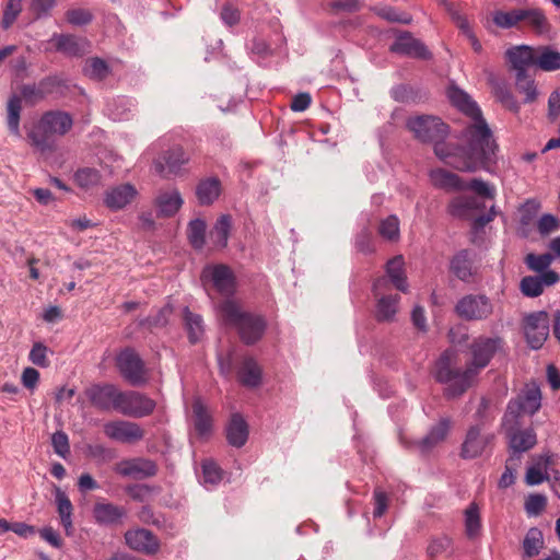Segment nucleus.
Masks as SVG:
<instances>
[{
	"label": "nucleus",
	"mask_w": 560,
	"mask_h": 560,
	"mask_svg": "<svg viewBox=\"0 0 560 560\" xmlns=\"http://www.w3.org/2000/svg\"><path fill=\"white\" fill-rule=\"evenodd\" d=\"M447 96L458 110L470 118V122L458 136L460 145L438 143L435 155L460 172L489 171V166L495 163L498 144L479 106L465 91L455 85L448 88Z\"/></svg>",
	"instance_id": "obj_1"
},
{
	"label": "nucleus",
	"mask_w": 560,
	"mask_h": 560,
	"mask_svg": "<svg viewBox=\"0 0 560 560\" xmlns=\"http://www.w3.org/2000/svg\"><path fill=\"white\" fill-rule=\"evenodd\" d=\"M501 337L479 336L469 345L471 360L464 371L452 368L453 351H444L435 363L434 376L438 382L446 384L445 396L455 398L463 395L474 383L477 375L483 370L494 354L503 348Z\"/></svg>",
	"instance_id": "obj_2"
},
{
	"label": "nucleus",
	"mask_w": 560,
	"mask_h": 560,
	"mask_svg": "<svg viewBox=\"0 0 560 560\" xmlns=\"http://www.w3.org/2000/svg\"><path fill=\"white\" fill-rule=\"evenodd\" d=\"M215 311L225 325L237 329L245 343L253 345L262 337L266 329L264 316L243 311L235 300L219 302L215 305Z\"/></svg>",
	"instance_id": "obj_3"
},
{
	"label": "nucleus",
	"mask_w": 560,
	"mask_h": 560,
	"mask_svg": "<svg viewBox=\"0 0 560 560\" xmlns=\"http://www.w3.org/2000/svg\"><path fill=\"white\" fill-rule=\"evenodd\" d=\"M61 82L56 77H48L38 83L24 84L21 88V96L13 94L7 104V124L10 132L16 137L21 136L20 118L22 110V98L27 105L34 106L52 94Z\"/></svg>",
	"instance_id": "obj_4"
},
{
	"label": "nucleus",
	"mask_w": 560,
	"mask_h": 560,
	"mask_svg": "<svg viewBox=\"0 0 560 560\" xmlns=\"http://www.w3.org/2000/svg\"><path fill=\"white\" fill-rule=\"evenodd\" d=\"M73 126V118L63 110H49L42 115L37 125L28 132L33 147L40 152L54 151L55 137L65 136Z\"/></svg>",
	"instance_id": "obj_5"
},
{
	"label": "nucleus",
	"mask_w": 560,
	"mask_h": 560,
	"mask_svg": "<svg viewBox=\"0 0 560 560\" xmlns=\"http://www.w3.org/2000/svg\"><path fill=\"white\" fill-rule=\"evenodd\" d=\"M541 407V392L537 384H527L515 399L509 401L502 418L503 430L518 427L523 415H535Z\"/></svg>",
	"instance_id": "obj_6"
},
{
	"label": "nucleus",
	"mask_w": 560,
	"mask_h": 560,
	"mask_svg": "<svg viewBox=\"0 0 560 560\" xmlns=\"http://www.w3.org/2000/svg\"><path fill=\"white\" fill-rule=\"evenodd\" d=\"M407 128L422 142L444 143L442 140L448 132V127L441 118L432 115H420L408 118Z\"/></svg>",
	"instance_id": "obj_7"
},
{
	"label": "nucleus",
	"mask_w": 560,
	"mask_h": 560,
	"mask_svg": "<svg viewBox=\"0 0 560 560\" xmlns=\"http://www.w3.org/2000/svg\"><path fill=\"white\" fill-rule=\"evenodd\" d=\"M522 327L529 348L538 350L544 346L549 336V315L545 311L528 313L523 317Z\"/></svg>",
	"instance_id": "obj_8"
},
{
	"label": "nucleus",
	"mask_w": 560,
	"mask_h": 560,
	"mask_svg": "<svg viewBox=\"0 0 560 560\" xmlns=\"http://www.w3.org/2000/svg\"><path fill=\"white\" fill-rule=\"evenodd\" d=\"M455 313L468 322L485 320L492 315L493 304L485 294H467L456 303Z\"/></svg>",
	"instance_id": "obj_9"
},
{
	"label": "nucleus",
	"mask_w": 560,
	"mask_h": 560,
	"mask_svg": "<svg viewBox=\"0 0 560 560\" xmlns=\"http://www.w3.org/2000/svg\"><path fill=\"white\" fill-rule=\"evenodd\" d=\"M203 281H210L218 293L232 300L236 291V279L232 269L226 265L206 266L201 273Z\"/></svg>",
	"instance_id": "obj_10"
},
{
	"label": "nucleus",
	"mask_w": 560,
	"mask_h": 560,
	"mask_svg": "<svg viewBox=\"0 0 560 560\" xmlns=\"http://www.w3.org/2000/svg\"><path fill=\"white\" fill-rule=\"evenodd\" d=\"M155 406V401L144 394L135 390L121 392L117 412L132 418H143L151 415Z\"/></svg>",
	"instance_id": "obj_11"
},
{
	"label": "nucleus",
	"mask_w": 560,
	"mask_h": 560,
	"mask_svg": "<svg viewBox=\"0 0 560 560\" xmlns=\"http://www.w3.org/2000/svg\"><path fill=\"white\" fill-rule=\"evenodd\" d=\"M117 368L122 377L133 386L145 382L144 363L132 349H125L117 355Z\"/></svg>",
	"instance_id": "obj_12"
},
{
	"label": "nucleus",
	"mask_w": 560,
	"mask_h": 560,
	"mask_svg": "<svg viewBox=\"0 0 560 560\" xmlns=\"http://www.w3.org/2000/svg\"><path fill=\"white\" fill-rule=\"evenodd\" d=\"M85 395L95 408L117 411L121 390L113 384H94L85 390Z\"/></svg>",
	"instance_id": "obj_13"
},
{
	"label": "nucleus",
	"mask_w": 560,
	"mask_h": 560,
	"mask_svg": "<svg viewBox=\"0 0 560 560\" xmlns=\"http://www.w3.org/2000/svg\"><path fill=\"white\" fill-rule=\"evenodd\" d=\"M104 433L114 441L127 444L140 441L144 436V431L138 423L124 420L107 422L104 425Z\"/></svg>",
	"instance_id": "obj_14"
},
{
	"label": "nucleus",
	"mask_w": 560,
	"mask_h": 560,
	"mask_svg": "<svg viewBox=\"0 0 560 560\" xmlns=\"http://www.w3.org/2000/svg\"><path fill=\"white\" fill-rule=\"evenodd\" d=\"M493 439V434H481L479 425H471L462 444L460 456L465 459H471L480 456Z\"/></svg>",
	"instance_id": "obj_15"
},
{
	"label": "nucleus",
	"mask_w": 560,
	"mask_h": 560,
	"mask_svg": "<svg viewBox=\"0 0 560 560\" xmlns=\"http://www.w3.org/2000/svg\"><path fill=\"white\" fill-rule=\"evenodd\" d=\"M125 540L130 549L144 555H154L160 549L158 537L152 532L144 528L127 530Z\"/></svg>",
	"instance_id": "obj_16"
},
{
	"label": "nucleus",
	"mask_w": 560,
	"mask_h": 560,
	"mask_svg": "<svg viewBox=\"0 0 560 560\" xmlns=\"http://www.w3.org/2000/svg\"><path fill=\"white\" fill-rule=\"evenodd\" d=\"M560 280V276L555 270H547L537 276H526L521 280V292L528 298L539 296L545 288L555 285Z\"/></svg>",
	"instance_id": "obj_17"
},
{
	"label": "nucleus",
	"mask_w": 560,
	"mask_h": 560,
	"mask_svg": "<svg viewBox=\"0 0 560 560\" xmlns=\"http://www.w3.org/2000/svg\"><path fill=\"white\" fill-rule=\"evenodd\" d=\"M115 471L124 477L143 479L155 476L158 467L151 459L133 458L118 463L115 467Z\"/></svg>",
	"instance_id": "obj_18"
},
{
	"label": "nucleus",
	"mask_w": 560,
	"mask_h": 560,
	"mask_svg": "<svg viewBox=\"0 0 560 560\" xmlns=\"http://www.w3.org/2000/svg\"><path fill=\"white\" fill-rule=\"evenodd\" d=\"M390 50L404 56L420 59H429L431 57L424 44L408 32H404L397 36L396 40L390 46Z\"/></svg>",
	"instance_id": "obj_19"
},
{
	"label": "nucleus",
	"mask_w": 560,
	"mask_h": 560,
	"mask_svg": "<svg viewBox=\"0 0 560 560\" xmlns=\"http://www.w3.org/2000/svg\"><path fill=\"white\" fill-rule=\"evenodd\" d=\"M506 60L515 70V75L527 74V69L535 65V50L526 45L513 46L505 52Z\"/></svg>",
	"instance_id": "obj_20"
},
{
	"label": "nucleus",
	"mask_w": 560,
	"mask_h": 560,
	"mask_svg": "<svg viewBox=\"0 0 560 560\" xmlns=\"http://www.w3.org/2000/svg\"><path fill=\"white\" fill-rule=\"evenodd\" d=\"M184 200L177 189L161 190L154 199L158 214L163 218L175 215L182 208Z\"/></svg>",
	"instance_id": "obj_21"
},
{
	"label": "nucleus",
	"mask_w": 560,
	"mask_h": 560,
	"mask_svg": "<svg viewBox=\"0 0 560 560\" xmlns=\"http://www.w3.org/2000/svg\"><path fill=\"white\" fill-rule=\"evenodd\" d=\"M137 194L136 187L131 184L118 185L106 191L104 202L109 209L119 210L129 205Z\"/></svg>",
	"instance_id": "obj_22"
},
{
	"label": "nucleus",
	"mask_w": 560,
	"mask_h": 560,
	"mask_svg": "<svg viewBox=\"0 0 560 560\" xmlns=\"http://www.w3.org/2000/svg\"><path fill=\"white\" fill-rule=\"evenodd\" d=\"M136 109V103L127 96H117L109 100L106 104V115L115 121L128 120L132 117Z\"/></svg>",
	"instance_id": "obj_23"
},
{
	"label": "nucleus",
	"mask_w": 560,
	"mask_h": 560,
	"mask_svg": "<svg viewBox=\"0 0 560 560\" xmlns=\"http://www.w3.org/2000/svg\"><path fill=\"white\" fill-rule=\"evenodd\" d=\"M514 427L510 430H504L509 438L510 448L514 453H523L535 446L537 442L536 433L533 429L518 430Z\"/></svg>",
	"instance_id": "obj_24"
},
{
	"label": "nucleus",
	"mask_w": 560,
	"mask_h": 560,
	"mask_svg": "<svg viewBox=\"0 0 560 560\" xmlns=\"http://www.w3.org/2000/svg\"><path fill=\"white\" fill-rule=\"evenodd\" d=\"M430 179L434 187L447 191L465 190V182L456 174L443 168L432 170L430 172Z\"/></svg>",
	"instance_id": "obj_25"
},
{
	"label": "nucleus",
	"mask_w": 560,
	"mask_h": 560,
	"mask_svg": "<svg viewBox=\"0 0 560 560\" xmlns=\"http://www.w3.org/2000/svg\"><path fill=\"white\" fill-rule=\"evenodd\" d=\"M222 185L218 177L201 179L196 186V197L201 206L212 205L221 195Z\"/></svg>",
	"instance_id": "obj_26"
},
{
	"label": "nucleus",
	"mask_w": 560,
	"mask_h": 560,
	"mask_svg": "<svg viewBox=\"0 0 560 560\" xmlns=\"http://www.w3.org/2000/svg\"><path fill=\"white\" fill-rule=\"evenodd\" d=\"M163 160L164 163L160 160L154 162V168L156 173L161 175L164 173L165 167H167L171 173H177L180 167L189 161V158L185 153L184 149L177 145L166 151Z\"/></svg>",
	"instance_id": "obj_27"
},
{
	"label": "nucleus",
	"mask_w": 560,
	"mask_h": 560,
	"mask_svg": "<svg viewBox=\"0 0 560 560\" xmlns=\"http://www.w3.org/2000/svg\"><path fill=\"white\" fill-rule=\"evenodd\" d=\"M126 513L122 506L113 503H96L93 508V516L101 525L117 524L126 516Z\"/></svg>",
	"instance_id": "obj_28"
},
{
	"label": "nucleus",
	"mask_w": 560,
	"mask_h": 560,
	"mask_svg": "<svg viewBox=\"0 0 560 560\" xmlns=\"http://www.w3.org/2000/svg\"><path fill=\"white\" fill-rule=\"evenodd\" d=\"M226 439L230 445L242 447L248 439V425L244 418L234 413L226 427Z\"/></svg>",
	"instance_id": "obj_29"
},
{
	"label": "nucleus",
	"mask_w": 560,
	"mask_h": 560,
	"mask_svg": "<svg viewBox=\"0 0 560 560\" xmlns=\"http://www.w3.org/2000/svg\"><path fill=\"white\" fill-rule=\"evenodd\" d=\"M386 275L397 290L404 293L408 292L409 285L405 272V259L402 255H397L387 261Z\"/></svg>",
	"instance_id": "obj_30"
},
{
	"label": "nucleus",
	"mask_w": 560,
	"mask_h": 560,
	"mask_svg": "<svg viewBox=\"0 0 560 560\" xmlns=\"http://www.w3.org/2000/svg\"><path fill=\"white\" fill-rule=\"evenodd\" d=\"M535 66L546 72L560 70V51L551 46H541L535 54Z\"/></svg>",
	"instance_id": "obj_31"
},
{
	"label": "nucleus",
	"mask_w": 560,
	"mask_h": 560,
	"mask_svg": "<svg viewBox=\"0 0 560 560\" xmlns=\"http://www.w3.org/2000/svg\"><path fill=\"white\" fill-rule=\"evenodd\" d=\"M57 511L60 517V523L65 528L66 535L70 536L73 533L72 511L73 506L68 495L59 488L55 493Z\"/></svg>",
	"instance_id": "obj_32"
},
{
	"label": "nucleus",
	"mask_w": 560,
	"mask_h": 560,
	"mask_svg": "<svg viewBox=\"0 0 560 560\" xmlns=\"http://www.w3.org/2000/svg\"><path fill=\"white\" fill-rule=\"evenodd\" d=\"M398 294L383 295L377 299L375 317L378 322H393L398 311Z\"/></svg>",
	"instance_id": "obj_33"
},
{
	"label": "nucleus",
	"mask_w": 560,
	"mask_h": 560,
	"mask_svg": "<svg viewBox=\"0 0 560 560\" xmlns=\"http://www.w3.org/2000/svg\"><path fill=\"white\" fill-rule=\"evenodd\" d=\"M450 429L451 420L448 418L441 419L435 425L431 428L428 434L421 440V450L429 451L430 448L442 442L447 436Z\"/></svg>",
	"instance_id": "obj_34"
},
{
	"label": "nucleus",
	"mask_w": 560,
	"mask_h": 560,
	"mask_svg": "<svg viewBox=\"0 0 560 560\" xmlns=\"http://www.w3.org/2000/svg\"><path fill=\"white\" fill-rule=\"evenodd\" d=\"M555 464H556V455L550 454V455L542 456L537 464L530 466L527 469L526 478H525L526 482L530 486L540 485L548 477L547 472H548L549 466L555 465Z\"/></svg>",
	"instance_id": "obj_35"
},
{
	"label": "nucleus",
	"mask_w": 560,
	"mask_h": 560,
	"mask_svg": "<svg viewBox=\"0 0 560 560\" xmlns=\"http://www.w3.org/2000/svg\"><path fill=\"white\" fill-rule=\"evenodd\" d=\"M472 261L469 252L463 249L458 252L451 260L450 269L462 281H469L472 276Z\"/></svg>",
	"instance_id": "obj_36"
},
{
	"label": "nucleus",
	"mask_w": 560,
	"mask_h": 560,
	"mask_svg": "<svg viewBox=\"0 0 560 560\" xmlns=\"http://www.w3.org/2000/svg\"><path fill=\"white\" fill-rule=\"evenodd\" d=\"M192 412L196 432L202 438L208 436L212 430V420L200 399L194 401Z\"/></svg>",
	"instance_id": "obj_37"
},
{
	"label": "nucleus",
	"mask_w": 560,
	"mask_h": 560,
	"mask_svg": "<svg viewBox=\"0 0 560 560\" xmlns=\"http://www.w3.org/2000/svg\"><path fill=\"white\" fill-rule=\"evenodd\" d=\"M184 323L190 342H198L205 334L202 317L199 314L190 312L188 307H185Z\"/></svg>",
	"instance_id": "obj_38"
},
{
	"label": "nucleus",
	"mask_w": 560,
	"mask_h": 560,
	"mask_svg": "<svg viewBox=\"0 0 560 560\" xmlns=\"http://www.w3.org/2000/svg\"><path fill=\"white\" fill-rule=\"evenodd\" d=\"M493 24L502 30L516 27L522 22V9L494 10L491 14Z\"/></svg>",
	"instance_id": "obj_39"
},
{
	"label": "nucleus",
	"mask_w": 560,
	"mask_h": 560,
	"mask_svg": "<svg viewBox=\"0 0 560 560\" xmlns=\"http://www.w3.org/2000/svg\"><path fill=\"white\" fill-rule=\"evenodd\" d=\"M58 51H62L70 56H78L82 54L84 42L78 39L73 35H54L51 38Z\"/></svg>",
	"instance_id": "obj_40"
},
{
	"label": "nucleus",
	"mask_w": 560,
	"mask_h": 560,
	"mask_svg": "<svg viewBox=\"0 0 560 560\" xmlns=\"http://www.w3.org/2000/svg\"><path fill=\"white\" fill-rule=\"evenodd\" d=\"M240 381L247 387H256L261 381V370L253 359H246L238 372Z\"/></svg>",
	"instance_id": "obj_41"
},
{
	"label": "nucleus",
	"mask_w": 560,
	"mask_h": 560,
	"mask_svg": "<svg viewBox=\"0 0 560 560\" xmlns=\"http://www.w3.org/2000/svg\"><path fill=\"white\" fill-rule=\"evenodd\" d=\"M481 206L475 197L459 196L452 200L448 210L453 217L464 218Z\"/></svg>",
	"instance_id": "obj_42"
},
{
	"label": "nucleus",
	"mask_w": 560,
	"mask_h": 560,
	"mask_svg": "<svg viewBox=\"0 0 560 560\" xmlns=\"http://www.w3.org/2000/svg\"><path fill=\"white\" fill-rule=\"evenodd\" d=\"M232 220L229 214H222L215 222L211 237L217 246L224 248L228 245Z\"/></svg>",
	"instance_id": "obj_43"
},
{
	"label": "nucleus",
	"mask_w": 560,
	"mask_h": 560,
	"mask_svg": "<svg viewBox=\"0 0 560 560\" xmlns=\"http://www.w3.org/2000/svg\"><path fill=\"white\" fill-rule=\"evenodd\" d=\"M542 547L544 537L541 530L537 527L529 528L523 540L524 555L528 558L536 557L539 555Z\"/></svg>",
	"instance_id": "obj_44"
},
{
	"label": "nucleus",
	"mask_w": 560,
	"mask_h": 560,
	"mask_svg": "<svg viewBox=\"0 0 560 560\" xmlns=\"http://www.w3.org/2000/svg\"><path fill=\"white\" fill-rule=\"evenodd\" d=\"M223 471L212 459H205L201 464V483L206 487H213L222 480Z\"/></svg>",
	"instance_id": "obj_45"
},
{
	"label": "nucleus",
	"mask_w": 560,
	"mask_h": 560,
	"mask_svg": "<svg viewBox=\"0 0 560 560\" xmlns=\"http://www.w3.org/2000/svg\"><path fill=\"white\" fill-rule=\"evenodd\" d=\"M481 530V518L479 508L476 503L469 504L465 510V532L468 538L474 539Z\"/></svg>",
	"instance_id": "obj_46"
},
{
	"label": "nucleus",
	"mask_w": 560,
	"mask_h": 560,
	"mask_svg": "<svg viewBox=\"0 0 560 560\" xmlns=\"http://www.w3.org/2000/svg\"><path fill=\"white\" fill-rule=\"evenodd\" d=\"M522 21H525L537 33H544L548 28L547 19L538 8L522 9Z\"/></svg>",
	"instance_id": "obj_47"
},
{
	"label": "nucleus",
	"mask_w": 560,
	"mask_h": 560,
	"mask_svg": "<svg viewBox=\"0 0 560 560\" xmlns=\"http://www.w3.org/2000/svg\"><path fill=\"white\" fill-rule=\"evenodd\" d=\"M187 235L191 246L201 249L206 242V222L201 219L191 220L187 228Z\"/></svg>",
	"instance_id": "obj_48"
},
{
	"label": "nucleus",
	"mask_w": 560,
	"mask_h": 560,
	"mask_svg": "<svg viewBox=\"0 0 560 560\" xmlns=\"http://www.w3.org/2000/svg\"><path fill=\"white\" fill-rule=\"evenodd\" d=\"M74 182L83 189L93 188L101 183V174L91 167L80 168L74 173Z\"/></svg>",
	"instance_id": "obj_49"
},
{
	"label": "nucleus",
	"mask_w": 560,
	"mask_h": 560,
	"mask_svg": "<svg viewBox=\"0 0 560 560\" xmlns=\"http://www.w3.org/2000/svg\"><path fill=\"white\" fill-rule=\"evenodd\" d=\"M380 235L389 242H397L400 236L399 219L395 214L382 220L378 226Z\"/></svg>",
	"instance_id": "obj_50"
},
{
	"label": "nucleus",
	"mask_w": 560,
	"mask_h": 560,
	"mask_svg": "<svg viewBox=\"0 0 560 560\" xmlns=\"http://www.w3.org/2000/svg\"><path fill=\"white\" fill-rule=\"evenodd\" d=\"M555 260V256L550 253L536 255L534 253L527 254L525 257L526 266L535 272L542 273L549 269V266Z\"/></svg>",
	"instance_id": "obj_51"
},
{
	"label": "nucleus",
	"mask_w": 560,
	"mask_h": 560,
	"mask_svg": "<svg viewBox=\"0 0 560 560\" xmlns=\"http://www.w3.org/2000/svg\"><path fill=\"white\" fill-rule=\"evenodd\" d=\"M515 84L517 90L525 95V103H532L536 100L538 95L537 86L535 81L530 79L528 74L515 75Z\"/></svg>",
	"instance_id": "obj_52"
},
{
	"label": "nucleus",
	"mask_w": 560,
	"mask_h": 560,
	"mask_svg": "<svg viewBox=\"0 0 560 560\" xmlns=\"http://www.w3.org/2000/svg\"><path fill=\"white\" fill-rule=\"evenodd\" d=\"M84 72L92 79L103 80L109 73L107 63L101 58H92L86 61Z\"/></svg>",
	"instance_id": "obj_53"
},
{
	"label": "nucleus",
	"mask_w": 560,
	"mask_h": 560,
	"mask_svg": "<svg viewBox=\"0 0 560 560\" xmlns=\"http://www.w3.org/2000/svg\"><path fill=\"white\" fill-rule=\"evenodd\" d=\"M494 94L498 101L508 109L517 113L520 110V104L508 89V86L503 83H498L494 86Z\"/></svg>",
	"instance_id": "obj_54"
},
{
	"label": "nucleus",
	"mask_w": 560,
	"mask_h": 560,
	"mask_svg": "<svg viewBox=\"0 0 560 560\" xmlns=\"http://www.w3.org/2000/svg\"><path fill=\"white\" fill-rule=\"evenodd\" d=\"M22 11V0H8L1 21V25L4 30H8L16 21L18 16Z\"/></svg>",
	"instance_id": "obj_55"
},
{
	"label": "nucleus",
	"mask_w": 560,
	"mask_h": 560,
	"mask_svg": "<svg viewBox=\"0 0 560 560\" xmlns=\"http://www.w3.org/2000/svg\"><path fill=\"white\" fill-rule=\"evenodd\" d=\"M376 14L389 22H397L401 24H409L412 19L411 15L405 12L397 11L393 7H384L375 10Z\"/></svg>",
	"instance_id": "obj_56"
},
{
	"label": "nucleus",
	"mask_w": 560,
	"mask_h": 560,
	"mask_svg": "<svg viewBox=\"0 0 560 560\" xmlns=\"http://www.w3.org/2000/svg\"><path fill=\"white\" fill-rule=\"evenodd\" d=\"M560 228V220L550 213L542 214L537 221V231L541 236H547Z\"/></svg>",
	"instance_id": "obj_57"
},
{
	"label": "nucleus",
	"mask_w": 560,
	"mask_h": 560,
	"mask_svg": "<svg viewBox=\"0 0 560 560\" xmlns=\"http://www.w3.org/2000/svg\"><path fill=\"white\" fill-rule=\"evenodd\" d=\"M466 189L472 190L478 196L488 198V199H494L495 197V189L493 186L489 185L487 182L480 179V178H474L470 182H465Z\"/></svg>",
	"instance_id": "obj_58"
},
{
	"label": "nucleus",
	"mask_w": 560,
	"mask_h": 560,
	"mask_svg": "<svg viewBox=\"0 0 560 560\" xmlns=\"http://www.w3.org/2000/svg\"><path fill=\"white\" fill-rule=\"evenodd\" d=\"M540 209V202L536 199L526 200L522 207L520 208L521 212V223L524 225H529L535 217L537 215Z\"/></svg>",
	"instance_id": "obj_59"
},
{
	"label": "nucleus",
	"mask_w": 560,
	"mask_h": 560,
	"mask_svg": "<svg viewBox=\"0 0 560 560\" xmlns=\"http://www.w3.org/2000/svg\"><path fill=\"white\" fill-rule=\"evenodd\" d=\"M547 505V499L544 494H530L525 501V511L529 516L539 515Z\"/></svg>",
	"instance_id": "obj_60"
},
{
	"label": "nucleus",
	"mask_w": 560,
	"mask_h": 560,
	"mask_svg": "<svg viewBox=\"0 0 560 560\" xmlns=\"http://www.w3.org/2000/svg\"><path fill=\"white\" fill-rule=\"evenodd\" d=\"M51 445L57 455L66 458L70 453L68 435L63 431H57L51 435Z\"/></svg>",
	"instance_id": "obj_61"
},
{
	"label": "nucleus",
	"mask_w": 560,
	"mask_h": 560,
	"mask_svg": "<svg viewBox=\"0 0 560 560\" xmlns=\"http://www.w3.org/2000/svg\"><path fill=\"white\" fill-rule=\"evenodd\" d=\"M47 347L42 342H35L30 351V361L40 368H46L49 364L47 359Z\"/></svg>",
	"instance_id": "obj_62"
},
{
	"label": "nucleus",
	"mask_w": 560,
	"mask_h": 560,
	"mask_svg": "<svg viewBox=\"0 0 560 560\" xmlns=\"http://www.w3.org/2000/svg\"><path fill=\"white\" fill-rule=\"evenodd\" d=\"M67 21L75 26L86 25L92 21V14L85 9H72L66 13Z\"/></svg>",
	"instance_id": "obj_63"
},
{
	"label": "nucleus",
	"mask_w": 560,
	"mask_h": 560,
	"mask_svg": "<svg viewBox=\"0 0 560 560\" xmlns=\"http://www.w3.org/2000/svg\"><path fill=\"white\" fill-rule=\"evenodd\" d=\"M452 545V540L447 536H441L433 538L428 546V555L430 557H435L445 552Z\"/></svg>",
	"instance_id": "obj_64"
}]
</instances>
